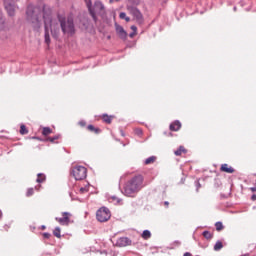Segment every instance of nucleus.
Returning <instances> with one entry per match:
<instances>
[{
	"label": "nucleus",
	"mask_w": 256,
	"mask_h": 256,
	"mask_svg": "<svg viewBox=\"0 0 256 256\" xmlns=\"http://www.w3.org/2000/svg\"><path fill=\"white\" fill-rule=\"evenodd\" d=\"M43 19H44V25H45V43L46 45H51V37L49 36V29L51 30V34L52 36L57 39V37H59V23L51 20V10L50 9H45L44 8V15H43Z\"/></svg>",
	"instance_id": "1"
},
{
	"label": "nucleus",
	"mask_w": 256,
	"mask_h": 256,
	"mask_svg": "<svg viewBox=\"0 0 256 256\" xmlns=\"http://www.w3.org/2000/svg\"><path fill=\"white\" fill-rule=\"evenodd\" d=\"M144 181L145 178L141 174L132 177L124 185V195H126V197H134L137 195V193L145 187L143 184Z\"/></svg>",
	"instance_id": "2"
},
{
	"label": "nucleus",
	"mask_w": 256,
	"mask_h": 256,
	"mask_svg": "<svg viewBox=\"0 0 256 256\" xmlns=\"http://www.w3.org/2000/svg\"><path fill=\"white\" fill-rule=\"evenodd\" d=\"M26 15L28 21L34 25V27H39L41 21L39 20V8H35L32 5L27 7Z\"/></svg>",
	"instance_id": "3"
},
{
	"label": "nucleus",
	"mask_w": 256,
	"mask_h": 256,
	"mask_svg": "<svg viewBox=\"0 0 256 256\" xmlns=\"http://www.w3.org/2000/svg\"><path fill=\"white\" fill-rule=\"evenodd\" d=\"M60 27L63 33H67L68 35H73L75 33L73 18L60 19Z\"/></svg>",
	"instance_id": "4"
},
{
	"label": "nucleus",
	"mask_w": 256,
	"mask_h": 256,
	"mask_svg": "<svg viewBox=\"0 0 256 256\" xmlns=\"http://www.w3.org/2000/svg\"><path fill=\"white\" fill-rule=\"evenodd\" d=\"M72 175L76 181H83L87 177V168L84 166H75L72 168Z\"/></svg>",
	"instance_id": "5"
},
{
	"label": "nucleus",
	"mask_w": 256,
	"mask_h": 256,
	"mask_svg": "<svg viewBox=\"0 0 256 256\" xmlns=\"http://www.w3.org/2000/svg\"><path fill=\"white\" fill-rule=\"evenodd\" d=\"M96 219L97 221H99L100 223H105L108 220L111 219V211H109L106 207H102L100 208L97 212H96Z\"/></svg>",
	"instance_id": "6"
},
{
	"label": "nucleus",
	"mask_w": 256,
	"mask_h": 256,
	"mask_svg": "<svg viewBox=\"0 0 256 256\" xmlns=\"http://www.w3.org/2000/svg\"><path fill=\"white\" fill-rule=\"evenodd\" d=\"M4 7L9 17H15V11H17V5L15 4V0H5Z\"/></svg>",
	"instance_id": "7"
},
{
	"label": "nucleus",
	"mask_w": 256,
	"mask_h": 256,
	"mask_svg": "<svg viewBox=\"0 0 256 256\" xmlns=\"http://www.w3.org/2000/svg\"><path fill=\"white\" fill-rule=\"evenodd\" d=\"M127 11L130 13V15L134 16V19L141 25L143 23V14L139 9L133 6H127Z\"/></svg>",
	"instance_id": "8"
},
{
	"label": "nucleus",
	"mask_w": 256,
	"mask_h": 256,
	"mask_svg": "<svg viewBox=\"0 0 256 256\" xmlns=\"http://www.w3.org/2000/svg\"><path fill=\"white\" fill-rule=\"evenodd\" d=\"M71 213L69 212H63L62 213V218L56 217L55 221H57V223H59L60 225H69V223H71Z\"/></svg>",
	"instance_id": "9"
},
{
	"label": "nucleus",
	"mask_w": 256,
	"mask_h": 256,
	"mask_svg": "<svg viewBox=\"0 0 256 256\" xmlns=\"http://www.w3.org/2000/svg\"><path fill=\"white\" fill-rule=\"evenodd\" d=\"M132 241L128 237H121L117 240L116 245L118 247H129L131 245Z\"/></svg>",
	"instance_id": "10"
},
{
	"label": "nucleus",
	"mask_w": 256,
	"mask_h": 256,
	"mask_svg": "<svg viewBox=\"0 0 256 256\" xmlns=\"http://www.w3.org/2000/svg\"><path fill=\"white\" fill-rule=\"evenodd\" d=\"M116 33L120 39H125L127 37V32H125V29H123L122 26L116 25Z\"/></svg>",
	"instance_id": "11"
},
{
	"label": "nucleus",
	"mask_w": 256,
	"mask_h": 256,
	"mask_svg": "<svg viewBox=\"0 0 256 256\" xmlns=\"http://www.w3.org/2000/svg\"><path fill=\"white\" fill-rule=\"evenodd\" d=\"M220 171H222V173H235V169L229 166V164H222Z\"/></svg>",
	"instance_id": "12"
},
{
	"label": "nucleus",
	"mask_w": 256,
	"mask_h": 256,
	"mask_svg": "<svg viewBox=\"0 0 256 256\" xmlns=\"http://www.w3.org/2000/svg\"><path fill=\"white\" fill-rule=\"evenodd\" d=\"M174 155H176V157H181V155H187V150L185 149V146H179V148L174 151Z\"/></svg>",
	"instance_id": "13"
},
{
	"label": "nucleus",
	"mask_w": 256,
	"mask_h": 256,
	"mask_svg": "<svg viewBox=\"0 0 256 256\" xmlns=\"http://www.w3.org/2000/svg\"><path fill=\"white\" fill-rule=\"evenodd\" d=\"M181 129V122L178 120L170 124V131H179Z\"/></svg>",
	"instance_id": "14"
},
{
	"label": "nucleus",
	"mask_w": 256,
	"mask_h": 256,
	"mask_svg": "<svg viewBox=\"0 0 256 256\" xmlns=\"http://www.w3.org/2000/svg\"><path fill=\"white\" fill-rule=\"evenodd\" d=\"M87 130L90 131V133H94L95 135H99V133H101L100 128L99 127H95L92 124L87 126Z\"/></svg>",
	"instance_id": "15"
},
{
	"label": "nucleus",
	"mask_w": 256,
	"mask_h": 256,
	"mask_svg": "<svg viewBox=\"0 0 256 256\" xmlns=\"http://www.w3.org/2000/svg\"><path fill=\"white\" fill-rule=\"evenodd\" d=\"M84 1L86 3V7L90 11V15L93 17V19L95 21V19H97V17L95 16V12H93V10H91V7H93V3L91 2V0H84Z\"/></svg>",
	"instance_id": "16"
},
{
	"label": "nucleus",
	"mask_w": 256,
	"mask_h": 256,
	"mask_svg": "<svg viewBox=\"0 0 256 256\" xmlns=\"http://www.w3.org/2000/svg\"><path fill=\"white\" fill-rule=\"evenodd\" d=\"M6 24H5V18L3 17V13L0 12V31H5L6 29Z\"/></svg>",
	"instance_id": "17"
},
{
	"label": "nucleus",
	"mask_w": 256,
	"mask_h": 256,
	"mask_svg": "<svg viewBox=\"0 0 256 256\" xmlns=\"http://www.w3.org/2000/svg\"><path fill=\"white\" fill-rule=\"evenodd\" d=\"M102 120L104 121V123H107L108 125H111V123L113 121V116H109L107 114H103L102 115Z\"/></svg>",
	"instance_id": "18"
},
{
	"label": "nucleus",
	"mask_w": 256,
	"mask_h": 256,
	"mask_svg": "<svg viewBox=\"0 0 256 256\" xmlns=\"http://www.w3.org/2000/svg\"><path fill=\"white\" fill-rule=\"evenodd\" d=\"M141 237L147 241V239H151V232L149 230H144Z\"/></svg>",
	"instance_id": "19"
},
{
	"label": "nucleus",
	"mask_w": 256,
	"mask_h": 256,
	"mask_svg": "<svg viewBox=\"0 0 256 256\" xmlns=\"http://www.w3.org/2000/svg\"><path fill=\"white\" fill-rule=\"evenodd\" d=\"M51 133H53V130L49 127H44L42 130V135H44V137H47V135H51Z\"/></svg>",
	"instance_id": "20"
},
{
	"label": "nucleus",
	"mask_w": 256,
	"mask_h": 256,
	"mask_svg": "<svg viewBox=\"0 0 256 256\" xmlns=\"http://www.w3.org/2000/svg\"><path fill=\"white\" fill-rule=\"evenodd\" d=\"M29 133V130L27 129V126L25 124H22L20 126V135H27Z\"/></svg>",
	"instance_id": "21"
},
{
	"label": "nucleus",
	"mask_w": 256,
	"mask_h": 256,
	"mask_svg": "<svg viewBox=\"0 0 256 256\" xmlns=\"http://www.w3.org/2000/svg\"><path fill=\"white\" fill-rule=\"evenodd\" d=\"M155 161H157V157L151 156L145 160V165H152Z\"/></svg>",
	"instance_id": "22"
},
{
	"label": "nucleus",
	"mask_w": 256,
	"mask_h": 256,
	"mask_svg": "<svg viewBox=\"0 0 256 256\" xmlns=\"http://www.w3.org/2000/svg\"><path fill=\"white\" fill-rule=\"evenodd\" d=\"M203 237L207 240H211L213 239V233H211L210 231H204L202 233Z\"/></svg>",
	"instance_id": "23"
},
{
	"label": "nucleus",
	"mask_w": 256,
	"mask_h": 256,
	"mask_svg": "<svg viewBox=\"0 0 256 256\" xmlns=\"http://www.w3.org/2000/svg\"><path fill=\"white\" fill-rule=\"evenodd\" d=\"M54 237H57L58 239H61V228L56 227L53 231Z\"/></svg>",
	"instance_id": "24"
},
{
	"label": "nucleus",
	"mask_w": 256,
	"mask_h": 256,
	"mask_svg": "<svg viewBox=\"0 0 256 256\" xmlns=\"http://www.w3.org/2000/svg\"><path fill=\"white\" fill-rule=\"evenodd\" d=\"M119 17L120 19H124L126 23H129V21H131V18H129L125 12H121L119 14Z\"/></svg>",
	"instance_id": "25"
},
{
	"label": "nucleus",
	"mask_w": 256,
	"mask_h": 256,
	"mask_svg": "<svg viewBox=\"0 0 256 256\" xmlns=\"http://www.w3.org/2000/svg\"><path fill=\"white\" fill-rule=\"evenodd\" d=\"M61 136L60 135H56L54 137H48L46 138V141H49L50 143H56V141H58V139H60Z\"/></svg>",
	"instance_id": "26"
},
{
	"label": "nucleus",
	"mask_w": 256,
	"mask_h": 256,
	"mask_svg": "<svg viewBox=\"0 0 256 256\" xmlns=\"http://www.w3.org/2000/svg\"><path fill=\"white\" fill-rule=\"evenodd\" d=\"M223 247V242L217 241L214 245V251H221V248Z\"/></svg>",
	"instance_id": "27"
},
{
	"label": "nucleus",
	"mask_w": 256,
	"mask_h": 256,
	"mask_svg": "<svg viewBox=\"0 0 256 256\" xmlns=\"http://www.w3.org/2000/svg\"><path fill=\"white\" fill-rule=\"evenodd\" d=\"M46 177H45V174H38L37 175V183H44Z\"/></svg>",
	"instance_id": "28"
},
{
	"label": "nucleus",
	"mask_w": 256,
	"mask_h": 256,
	"mask_svg": "<svg viewBox=\"0 0 256 256\" xmlns=\"http://www.w3.org/2000/svg\"><path fill=\"white\" fill-rule=\"evenodd\" d=\"M79 193H81V195H85V193H89V185H87L85 187H81L79 189Z\"/></svg>",
	"instance_id": "29"
},
{
	"label": "nucleus",
	"mask_w": 256,
	"mask_h": 256,
	"mask_svg": "<svg viewBox=\"0 0 256 256\" xmlns=\"http://www.w3.org/2000/svg\"><path fill=\"white\" fill-rule=\"evenodd\" d=\"M215 227H216V231H223V229L225 228L223 226V223L222 222H216L215 223Z\"/></svg>",
	"instance_id": "30"
},
{
	"label": "nucleus",
	"mask_w": 256,
	"mask_h": 256,
	"mask_svg": "<svg viewBox=\"0 0 256 256\" xmlns=\"http://www.w3.org/2000/svg\"><path fill=\"white\" fill-rule=\"evenodd\" d=\"M35 193V190L33 188H29L26 192V195L28 197H31Z\"/></svg>",
	"instance_id": "31"
},
{
	"label": "nucleus",
	"mask_w": 256,
	"mask_h": 256,
	"mask_svg": "<svg viewBox=\"0 0 256 256\" xmlns=\"http://www.w3.org/2000/svg\"><path fill=\"white\" fill-rule=\"evenodd\" d=\"M78 125H80V127H87V122H85V120H81L78 122Z\"/></svg>",
	"instance_id": "32"
},
{
	"label": "nucleus",
	"mask_w": 256,
	"mask_h": 256,
	"mask_svg": "<svg viewBox=\"0 0 256 256\" xmlns=\"http://www.w3.org/2000/svg\"><path fill=\"white\" fill-rule=\"evenodd\" d=\"M42 235H43L44 239H49L51 237V234L47 233V232L43 233Z\"/></svg>",
	"instance_id": "33"
},
{
	"label": "nucleus",
	"mask_w": 256,
	"mask_h": 256,
	"mask_svg": "<svg viewBox=\"0 0 256 256\" xmlns=\"http://www.w3.org/2000/svg\"><path fill=\"white\" fill-rule=\"evenodd\" d=\"M133 5H139L141 3V0H130Z\"/></svg>",
	"instance_id": "34"
},
{
	"label": "nucleus",
	"mask_w": 256,
	"mask_h": 256,
	"mask_svg": "<svg viewBox=\"0 0 256 256\" xmlns=\"http://www.w3.org/2000/svg\"><path fill=\"white\" fill-rule=\"evenodd\" d=\"M132 31H137V26H131Z\"/></svg>",
	"instance_id": "35"
},
{
	"label": "nucleus",
	"mask_w": 256,
	"mask_h": 256,
	"mask_svg": "<svg viewBox=\"0 0 256 256\" xmlns=\"http://www.w3.org/2000/svg\"><path fill=\"white\" fill-rule=\"evenodd\" d=\"M250 191H252V193H255L256 188H255V187H251V188H250Z\"/></svg>",
	"instance_id": "36"
},
{
	"label": "nucleus",
	"mask_w": 256,
	"mask_h": 256,
	"mask_svg": "<svg viewBox=\"0 0 256 256\" xmlns=\"http://www.w3.org/2000/svg\"><path fill=\"white\" fill-rule=\"evenodd\" d=\"M251 199H252L253 201H256V194L252 195Z\"/></svg>",
	"instance_id": "37"
},
{
	"label": "nucleus",
	"mask_w": 256,
	"mask_h": 256,
	"mask_svg": "<svg viewBox=\"0 0 256 256\" xmlns=\"http://www.w3.org/2000/svg\"><path fill=\"white\" fill-rule=\"evenodd\" d=\"M41 229H42V231H45L47 229V227L45 225H42Z\"/></svg>",
	"instance_id": "38"
},
{
	"label": "nucleus",
	"mask_w": 256,
	"mask_h": 256,
	"mask_svg": "<svg viewBox=\"0 0 256 256\" xmlns=\"http://www.w3.org/2000/svg\"><path fill=\"white\" fill-rule=\"evenodd\" d=\"M183 256H191V253L186 252V253H184V255H183Z\"/></svg>",
	"instance_id": "39"
},
{
	"label": "nucleus",
	"mask_w": 256,
	"mask_h": 256,
	"mask_svg": "<svg viewBox=\"0 0 256 256\" xmlns=\"http://www.w3.org/2000/svg\"><path fill=\"white\" fill-rule=\"evenodd\" d=\"M164 205H165L166 207H169V202H168V201L164 202Z\"/></svg>",
	"instance_id": "40"
},
{
	"label": "nucleus",
	"mask_w": 256,
	"mask_h": 256,
	"mask_svg": "<svg viewBox=\"0 0 256 256\" xmlns=\"http://www.w3.org/2000/svg\"><path fill=\"white\" fill-rule=\"evenodd\" d=\"M3 217V212L0 210V219Z\"/></svg>",
	"instance_id": "41"
},
{
	"label": "nucleus",
	"mask_w": 256,
	"mask_h": 256,
	"mask_svg": "<svg viewBox=\"0 0 256 256\" xmlns=\"http://www.w3.org/2000/svg\"><path fill=\"white\" fill-rule=\"evenodd\" d=\"M198 187H201V184H200V183H198Z\"/></svg>",
	"instance_id": "42"
},
{
	"label": "nucleus",
	"mask_w": 256,
	"mask_h": 256,
	"mask_svg": "<svg viewBox=\"0 0 256 256\" xmlns=\"http://www.w3.org/2000/svg\"><path fill=\"white\" fill-rule=\"evenodd\" d=\"M101 9H103V5H101Z\"/></svg>",
	"instance_id": "43"
},
{
	"label": "nucleus",
	"mask_w": 256,
	"mask_h": 256,
	"mask_svg": "<svg viewBox=\"0 0 256 256\" xmlns=\"http://www.w3.org/2000/svg\"><path fill=\"white\" fill-rule=\"evenodd\" d=\"M116 1H119V0H116Z\"/></svg>",
	"instance_id": "44"
}]
</instances>
